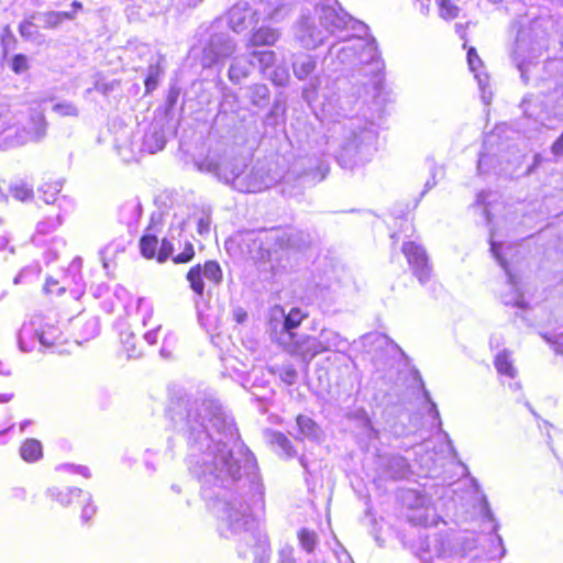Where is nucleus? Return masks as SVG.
<instances>
[{"label": "nucleus", "mask_w": 563, "mask_h": 563, "mask_svg": "<svg viewBox=\"0 0 563 563\" xmlns=\"http://www.w3.org/2000/svg\"><path fill=\"white\" fill-rule=\"evenodd\" d=\"M2 140L8 146H19L27 142H40L46 135L47 122L44 112L34 109L30 113L27 126H19L20 120L15 115H10L8 111L2 113Z\"/></svg>", "instance_id": "nucleus-6"}, {"label": "nucleus", "mask_w": 563, "mask_h": 563, "mask_svg": "<svg viewBox=\"0 0 563 563\" xmlns=\"http://www.w3.org/2000/svg\"><path fill=\"white\" fill-rule=\"evenodd\" d=\"M210 217L209 216H203L199 219L198 221V224H197V231L200 235H203L206 233L209 232L210 230Z\"/></svg>", "instance_id": "nucleus-56"}, {"label": "nucleus", "mask_w": 563, "mask_h": 563, "mask_svg": "<svg viewBox=\"0 0 563 563\" xmlns=\"http://www.w3.org/2000/svg\"><path fill=\"white\" fill-rule=\"evenodd\" d=\"M265 239L267 240V242L275 241L278 247L280 249L295 246L291 235L280 230H271L266 232Z\"/></svg>", "instance_id": "nucleus-38"}, {"label": "nucleus", "mask_w": 563, "mask_h": 563, "mask_svg": "<svg viewBox=\"0 0 563 563\" xmlns=\"http://www.w3.org/2000/svg\"><path fill=\"white\" fill-rule=\"evenodd\" d=\"M495 367L499 374L506 375L510 378H514L516 375V368L512 366L507 351H503L496 355Z\"/></svg>", "instance_id": "nucleus-37"}, {"label": "nucleus", "mask_w": 563, "mask_h": 563, "mask_svg": "<svg viewBox=\"0 0 563 563\" xmlns=\"http://www.w3.org/2000/svg\"><path fill=\"white\" fill-rule=\"evenodd\" d=\"M46 495L53 500L59 503L62 506H69L71 499L74 497H80L84 495V492L79 488H58V487H49L46 492Z\"/></svg>", "instance_id": "nucleus-24"}, {"label": "nucleus", "mask_w": 563, "mask_h": 563, "mask_svg": "<svg viewBox=\"0 0 563 563\" xmlns=\"http://www.w3.org/2000/svg\"><path fill=\"white\" fill-rule=\"evenodd\" d=\"M376 137L372 122L351 118L334 126L328 145L343 168L353 169L372 159L376 151Z\"/></svg>", "instance_id": "nucleus-2"}, {"label": "nucleus", "mask_w": 563, "mask_h": 563, "mask_svg": "<svg viewBox=\"0 0 563 563\" xmlns=\"http://www.w3.org/2000/svg\"><path fill=\"white\" fill-rule=\"evenodd\" d=\"M455 31L461 38L465 37V26L461 23L455 24Z\"/></svg>", "instance_id": "nucleus-61"}, {"label": "nucleus", "mask_w": 563, "mask_h": 563, "mask_svg": "<svg viewBox=\"0 0 563 563\" xmlns=\"http://www.w3.org/2000/svg\"><path fill=\"white\" fill-rule=\"evenodd\" d=\"M53 111L60 117H78L79 114L78 108L73 102L68 101L54 104Z\"/></svg>", "instance_id": "nucleus-46"}, {"label": "nucleus", "mask_w": 563, "mask_h": 563, "mask_svg": "<svg viewBox=\"0 0 563 563\" xmlns=\"http://www.w3.org/2000/svg\"><path fill=\"white\" fill-rule=\"evenodd\" d=\"M547 47L548 40L543 29V20L536 19L528 29L519 30L511 57L526 84L529 80L530 67Z\"/></svg>", "instance_id": "nucleus-5"}, {"label": "nucleus", "mask_w": 563, "mask_h": 563, "mask_svg": "<svg viewBox=\"0 0 563 563\" xmlns=\"http://www.w3.org/2000/svg\"><path fill=\"white\" fill-rule=\"evenodd\" d=\"M283 344L287 353L299 357L307 365L320 354L313 335L289 333Z\"/></svg>", "instance_id": "nucleus-14"}, {"label": "nucleus", "mask_w": 563, "mask_h": 563, "mask_svg": "<svg viewBox=\"0 0 563 563\" xmlns=\"http://www.w3.org/2000/svg\"><path fill=\"white\" fill-rule=\"evenodd\" d=\"M236 48V44L231 35L225 31H218V26L213 24L210 27V36L203 46L201 65L203 68L225 60Z\"/></svg>", "instance_id": "nucleus-9"}, {"label": "nucleus", "mask_w": 563, "mask_h": 563, "mask_svg": "<svg viewBox=\"0 0 563 563\" xmlns=\"http://www.w3.org/2000/svg\"><path fill=\"white\" fill-rule=\"evenodd\" d=\"M306 317L305 313L301 312L298 308H292L289 313L285 317L284 320V329L287 332V336H289V333H294L292 330L296 329L302 321V319Z\"/></svg>", "instance_id": "nucleus-40"}, {"label": "nucleus", "mask_w": 563, "mask_h": 563, "mask_svg": "<svg viewBox=\"0 0 563 563\" xmlns=\"http://www.w3.org/2000/svg\"><path fill=\"white\" fill-rule=\"evenodd\" d=\"M249 98L253 106L264 108L269 100V90L266 85L256 84L247 88Z\"/></svg>", "instance_id": "nucleus-30"}, {"label": "nucleus", "mask_w": 563, "mask_h": 563, "mask_svg": "<svg viewBox=\"0 0 563 563\" xmlns=\"http://www.w3.org/2000/svg\"><path fill=\"white\" fill-rule=\"evenodd\" d=\"M71 7H73L74 9H76V10H79V9H81V8H82V4H81L80 2H78V1H74V2L71 3Z\"/></svg>", "instance_id": "nucleus-64"}, {"label": "nucleus", "mask_w": 563, "mask_h": 563, "mask_svg": "<svg viewBox=\"0 0 563 563\" xmlns=\"http://www.w3.org/2000/svg\"><path fill=\"white\" fill-rule=\"evenodd\" d=\"M195 255L194 246L190 242H186L184 251L173 257V262L176 264L188 263Z\"/></svg>", "instance_id": "nucleus-51"}, {"label": "nucleus", "mask_w": 563, "mask_h": 563, "mask_svg": "<svg viewBox=\"0 0 563 563\" xmlns=\"http://www.w3.org/2000/svg\"><path fill=\"white\" fill-rule=\"evenodd\" d=\"M175 427L188 440L187 465L212 500L220 533L240 537L238 554L251 563H267L268 537L253 531V511L264 509V486L253 454L239 441L233 420L214 400H186L169 408Z\"/></svg>", "instance_id": "nucleus-1"}, {"label": "nucleus", "mask_w": 563, "mask_h": 563, "mask_svg": "<svg viewBox=\"0 0 563 563\" xmlns=\"http://www.w3.org/2000/svg\"><path fill=\"white\" fill-rule=\"evenodd\" d=\"M485 517H487L489 521L494 522L493 514H492L490 509H488V507H486V509H485Z\"/></svg>", "instance_id": "nucleus-62"}, {"label": "nucleus", "mask_w": 563, "mask_h": 563, "mask_svg": "<svg viewBox=\"0 0 563 563\" xmlns=\"http://www.w3.org/2000/svg\"><path fill=\"white\" fill-rule=\"evenodd\" d=\"M269 372L277 375L283 383L288 386L294 385L298 379V372L295 366L290 363L283 365H273L269 367Z\"/></svg>", "instance_id": "nucleus-31"}, {"label": "nucleus", "mask_w": 563, "mask_h": 563, "mask_svg": "<svg viewBox=\"0 0 563 563\" xmlns=\"http://www.w3.org/2000/svg\"><path fill=\"white\" fill-rule=\"evenodd\" d=\"M158 76H159V67L157 65H151L148 67V74L145 79L146 91H152L156 88Z\"/></svg>", "instance_id": "nucleus-50"}, {"label": "nucleus", "mask_w": 563, "mask_h": 563, "mask_svg": "<svg viewBox=\"0 0 563 563\" xmlns=\"http://www.w3.org/2000/svg\"><path fill=\"white\" fill-rule=\"evenodd\" d=\"M295 37L303 47L313 49L321 45L328 35L323 27L317 24L314 18L301 14L295 26Z\"/></svg>", "instance_id": "nucleus-12"}, {"label": "nucleus", "mask_w": 563, "mask_h": 563, "mask_svg": "<svg viewBox=\"0 0 563 563\" xmlns=\"http://www.w3.org/2000/svg\"><path fill=\"white\" fill-rule=\"evenodd\" d=\"M467 63L471 71L476 73L477 68L482 65V60L476 53L474 47H470L467 51ZM475 77L478 80V85L483 86V79L479 74H475Z\"/></svg>", "instance_id": "nucleus-48"}, {"label": "nucleus", "mask_w": 563, "mask_h": 563, "mask_svg": "<svg viewBox=\"0 0 563 563\" xmlns=\"http://www.w3.org/2000/svg\"><path fill=\"white\" fill-rule=\"evenodd\" d=\"M158 240L154 234L146 233L140 240V250L144 257L154 258L157 256Z\"/></svg>", "instance_id": "nucleus-36"}, {"label": "nucleus", "mask_w": 563, "mask_h": 563, "mask_svg": "<svg viewBox=\"0 0 563 563\" xmlns=\"http://www.w3.org/2000/svg\"><path fill=\"white\" fill-rule=\"evenodd\" d=\"M162 329L161 324H155L152 329L143 333V339L148 345H155L158 341V332Z\"/></svg>", "instance_id": "nucleus-53"}, {"label": "nucleus", "mask_w": 563, "mask_h": 563, "mask_svg": "<svg viewBox=\"0 0 563 563\" xmlns=\"http://www.w3.org/2000/svg\"><path fill=\"white\" fill-rule=\"evenodd\" d=\"M32 19L36 20L45 29H56L63 23V21L74 19V13L48 11L37 13L33 15Z\"/></svg>", "instance_id": "nucleus-22"}, {"label": "nucleus", "mask_w": 563, "mask_h": 563, "mask_svg": "<svg viewBox=\"0 0 563 563\" xmlns=\"http://www.w3.org/2000/svg\"><path fill=\"white\" fill-rule=\"evenodd\" d=\"M504 246L501 244H498L490 240V252L496 258V261L499 263V265L504 268L505 273L508 277V284L512 288V292L510 296H505L503 298V301L505 305H512L520 308H523V297L521 292L519 291V288L517 287V279L516 276L511 273L508 262L505 257V254L503 253Z\"/></svg>", "instance_id": "nucleus-16"}, {"label": "nucleus", "mask_w": 563, "mask_h": 563, "mask_svg": "<svg viewBox=\"0 0 563 563\" xmlns=\"http://www.w3.org/2000/svg\"><path fill=\"white\" fill-rule=\"evenodd\" d=\"M233 317L238 323H243L247 318V313L243 308L239 307L233 310Z\"/></svg>", "instance_id": "nucleus-59"}, {"label": "nucleus", "mask_w": 563, "mask_h": 563, "mask_svg": "<svg viewBox=\"0 0 563 563\" xmlns=\"http://www.w3.org/2000/svg\"><path fill=\"white\" fill-rule=\"evenodd\" d=\"M197 167L200 172L214 175L220 181L231 185L241 192H257L269 187L268 178L260 168H253L250 174H246L245 158L235 156L231 152H211L197 163Z\"/></svg>", "instance_id": "nucleus-3"}, {"label": "nucleus", "mask_w": 563, "mask_h": 563, "mask_svg": "<svg viewBox=\"0 0 563 563\" xmlns=\"http://www.w3.org/2000/svg\"><path fill=\"white\" fill-rule=\"evenodd\" d=\"M368 65L371 67L369 73L374 75V84L379 81L377 78L380 73L383 63L377 53V45L374 38L365 37V46L360 47L357 51L356 65Z\"/></svg>", "instance_id": "nucleus-19"}, {"label": "nucleus", "mask_w": 563, "mask_h": 563, "mask_svg": "<svg viewBox=\"0 0 563 563\" xmlns=\"http://www.w3.org/2000/svg\"><path fill=\"white\" fill-rule=\"evenodd\" d=\"M421 385H423V383L421 382ZM422 389H423V395L426 397V399L430 402V413L433 415V417L435 419H438V423L439 426H441V420H440V415H439V411L437 409V405L431 400L430 398V394L429 391L424 388V386H422Z\"/></svg>", "instance_id": "nucleus-57"}, {"label": "nucleus", "mask_w": 563, "mask_h": 563, "mask_svg": "<svg viewBox=\"0 0 563 563\" xmlns=\"http://www.w3.org/2000/svg\"><path fill=\"white\" fill-rule=\"evenodd\" d=\"M291 11L286 0H255V8L251 10L246 1L235 3L228 12V23L232 31H244L253 18L260 21H283Z\"/></svg>", "instance_id": "nucleus-4"}, {"label": "nucleus", "mask_w": 563, "mask_h": 563, "mask_svg": "<svg viewBox=\"0 0 563 563\" xmlns=\"http://www.w3.org/2000/svg\"><path fill=\"white\" fill-rule=\"evenodd\" d=\"M63 334L57 327L44 323L41 317H34L29 323H24L19 333V346L23 352L33 347L29 341L37 340L42 346L55 347L63 343Z\"/></svg>", "instance_id": "nucleus-8"}, {"label": "nucleus", "mask_w": 563, "mask_h": 563, "mask_svg": "<svg viewBox=\"0 0 563 563\" xmlns=\"http://www.w3.org/2000/svg\"><path fill=\"white\" fill-rule=\"evenodd\" d=\"M20 455L27 463L41 460L43 457L42 443L36 439H26L20 448Z\"/></svg>", "instance_id": "nucleus-25"}, {"label": "nucleus", "mask_w": 563, "mask_h": 563, "mask_svg": "<svg viewBox=\"0 0 563 563\" xmlns=\"http://www.w3.org/2000/svg\"><path fill=\"white\" fill-rule=\"evenodd\" d=\"M10 67L15 74H23L29 69V59L23 54H15L10 60Z\"/></svg>", "instance_id": "nucleus-49"}, {"label": "nucleus", "mask_w": 563, "mask_h": 563, "mask_svg": "<svg viewBox=\"0 0 563 563\" xmlns=\"http://www.w3.org/2000/svg\"><path fill=\"white\" fill-rule=\"evenodd\" d=\"M137 312L141 316V323L144 328L154 327L155 324L152 322L153 319V308L148 305L144 298H139L137 300Z\"/></svg>", "instance_id": "nucleus-44"}, {"label": "nucleus", "mask_w": 563, "mask_h": 563, "mask_svg": "<svg viewBox=\"0 0 563 563\" xmlns=\"http://www.w3.org/2000/svg\"><path fill=\"white\" fill-rule=\"evenodd\" d=\"M84 499L87 501L86 505L82 507L81 510V521L88 522L96 514V507L91 504V496L90 494H84Z\"/></svg>", "instance_id": "nucleus-52"}, {"label": "nucleus", "mask_w": 563, "mask_h": 563, "mask_svg": "<svg viewBox=\"0 0 563 563\" xmlns=\"http://www.w3.org/2000/svg\"><path fill=\"white\" fill-rule=\"evenodd\" d=\"M439 15L444 20H453L459 15L460 9L451 0H435Z\"/></svg>", "instance_id": "nucleus-43"}, {"label": "nucleus", "mask_w": 563, "mask_h": 563, "mask_svg": "<svg viewBox=\"0 0 563 563\" xmlns=\"http://www.w3.org/2000/svg\"><path fill=\"white\" fill-rule=\"evenodd\" d=\"M58 280H55L53 278H47L46 279V284L44 286V290L48 294H54L56 292L57 295H60L65 291V286H60V287H57L58 286Z\"/></svg>", "instance_id": "nucleus-54"}, {"label": "nucleus", "mask_w": 563, "mask_h": 563, "mask_svg": "<svg viewBox=\"0 0 563 563\" xmlns=\"http://www.w3.org/2000/svg\"><path fill=\"white\" fill-rule=\"evenodd\" d=\"M19 32L24 40L31 41L37 45L44 42V36L41 34L38 25L32 21H23L19 26Z\"/></svg>", "instance_id": "nucleus-33"}, {"label": "nucleus", "mask_w": 563, "mask_h": 563, "mask_svg": "<svg viewBox=\"0 0 563 563\" xmlns=\"http://www.w3.org/2000/svg\"><path fill=\"white\" fill-rule=\"evenodd\" d=\"M177 343V336L173 331H167L164 339H163V345L159 350V354L163 357H169L173 353L174 347Z\"/></svg>", "instance_id": "nucleus-47"}, {"label": "nucleus", "mask_w": 563, "mask_h": 563, "mask_svg": "<svg viewBox=\"0 0 563 563\" xmlns=\"http://www.w3.org/2000/svg\"><path fill=\"white\" fill-rule=\"evenodd\" d=\"M499 135L496 132L487 134L483 142V151L479 154L477 168L479 173H487L495 169V163L498 161L499 152L501 151L498 143Z\"/></svg>", "instance_id": "nucleus-17"}, {"label": "nucleus", "mask_w": 563, "mask_h": 563, "mask_svg": "<svg viewBox=\"0 0 563 563\" xmlns=\"http://www.w3.org/2000/svg\"><path fill=\"white\" fill-rule=\"evenodd\" d=\"M297 427L299 433L307 439L318 440L320 437V428L319 426L307 416H298L297 417Z\"/></svg>", "instance_id": "nucleus-29"}, {"label": "nucleus", "mask_w": 563, "mask_h": 563, "mask_svg": "<svg viewBox=\"0 0 563 563\" xmlns=\"http://www.w3.org/2000/svg\"><path fill=\"white\" fill-rule=\"evenodd\" d=\"M485 199H486V197H485L484 192L478 194V196H477L478 203H485Z\"/></svg>", "instance_id": "nucleus-63"}, {"label": "nucleus", "mask_w": 563, "mask_h": 563, "mask_svg": "<svg viewBox=\"0 0 563 563\" xmlns=\"http://www.w3.org/2000/svg\"><path fill=\"white\" fill-rule=\"evenodd\" d=\"M120 340L129 358H137L142 356V347L137 345L135 333L129 328L120 331Z\"/></svg>", "instance_id": "nucleus-27"}, {"label": "nucleus", "mask_w": 563, "mask_h": 563, "mask_svg": "<svg viewBox=\"0 0 563 563\" xmlns=\"http://www.w3.org/2000/svg\"><path fill=\"white\" fill-rule=\"evenodd\" d=\"M73 325L78 331L77 343H79V340L88 341L99 333V319L95 316L79 314L73 320Z\"/></svg>", "instance_id": "nucleus-20"}, {"label": "nucleus", "mask_w": 563, "mask_h": 563, "mask_svg": "<svg viewBox=\"0 0 563 563\" xmlns=\"http://www.w3.org/2000/svg\"><path fill=\"white\" fill-rule=\"evenodd\" d=\"M266 437L272 445L280 450V453H284L288 457L295 455L290 441L282 432L269 431Z\"/></svg>", "instance_id": "nucleus-32"}, {"label": "nucleus", "mask_w": 563, "mask_h": 563, "mask_svg": "<svg viewBox=\"0 0 563 563\" xmlns=\"http://www.w3.org/2000/svg\"><path fill=\"white\" fill-rule=\"evenodd\" d=\"M166 144V139L161 130L154 129L153 131H150L144 136L143 146L144 150L147 151L151 154H155L158 151L163 150Z\"/></svg>", "instance_id": "nucleus-28"}, {"label": "nucleus", "mask_w": 563, "mask_h": 563, "mask_svg": "<svg viewBox=\"0 0 563 563\" xmlns=\"http://www.w3.org/2000/svg\"><path fill=\"white\" fill-rule=\"evenodd\" d=\"M9 192L19 201H27L33 197V188L23 180L14 181L9 187Z\"/></svg>", "instance_id": "nucleus-34"}, {"label": "nucleus", "mask_w": 563, "mask_h": 563, "mask_svg": "<svg viewBox=\"0 0 563 563\" xmlns=\"http://www.w3.org/2000/svg\"><path fill=\"white\" fill-rule=\"evenodd\" d=\"M364 31H356L351 34L342 35L339 40L343 45L332 44L329 48V56L336 57L343 65H356L357 51L365 46Z\"/></svg>", "instance_id": "nucleus-13"}, {"label": "nucleus", "mask_w": 563, "mask_h": 563, "mask_svg": "<svg viewBox=\"0 0 563 563\" xmlns=\"http://www.w3.org/2000/svg\"><path fill=\"white\" fill-rule=\"evenodd\" d=\"M314 338L320 354L325 352L344 353L350 345L346 338L329 328L321 329Z\"/></svg>", "instance_id": "nucleus-18"}, {"label": "nucleus", "mask_w": 563, "mask_h": 563, "mask_svg": "<svg viewBox=\"0 0 563 563\" xmlns=\"http://www.w3.org/2000/svg\"><path fill=\"white\" fill-rule=\"evenodd\" d=\"M60 184L54 183V184H44L38 191L43 194V200L45 203H55L58 201V206H60V199L57 197L58 192L60 191Z\"/></svg>", "instance_id": "nucleus-41"}, {"label": "nucleus", "mask_w": 563, "mask_h": 563, "mask_svg": "<svg viewBox=\"0 0 563 563\" xmlns=\"http://www.w3.org/2000/svg\"><path fill=\"white\" fill-rule=\"evenodd\" d=\"M62 224L60 214L48 216L44 220L40 221L36 225V232L40 234H48L55 231Z\"/></svg>", "instance_id": "nucleus-42"}, {"label": "nucleus", "mask_w": 563, "mask_h": 563, "mask_svg": "<svg viewBox=\"0 0 563 563\" xmlns=\"http://www.w3.org/2000/svg\"><path fill=\"white\" fill-rule=\"evenodd\" d=\"M253 65L254 63L252 60L247 62L240 57H235L228 71L230 81L235 85L240 84L243 79L249 77Z\"/></svg>", "instance_id": "nucleus-23"}, {"label": "nucleus", "mask_w": 563, "mask_h": 563, "mask_svg": "<svg viewBox=\"0 0 563 563\" xmlns=\"http://www.w3.org/2000/svg\"><path fill=\"white\" fill-rule=\"evenodd\" d=\"M253 59H256L262 71L274 65L276 55L273 51H253L250 53Z\"/></svg>", "instance_id": "nucleus-39"}, {"label": "nucleus", "mask_w": 563, "mask_h": 563, "mask_svg": "<svg viewBox=\"0 0 563 563\" xmlns=\"http://www.w3.org/2000/svg\"><path fill=\"white\" fill-rule=\"evenodd\" d=\"M203 278L207 280L210 288L219 286L222 283V269L217 261H207L203 265L197 264L187 273V280L190 284V288L199 297H202L205 292Z\"/></svg>", "instance_id": "nucleus-10"}, {"label": "nucleus", "mask_w": 563, "mask_h": 563, "mask_svg": "<svg viewBox=\"0 0 563 563\" xmlns=\"http://www.w3.org/2000/svg\"><path fill=\"white\" fill-rule=\"evenodd\" d=\"M319 24L323 27L327 35H333L338 38L342 35L351 34L356 31L367 32V26L356 20H353L339 4L336 0H321L316 4Z\"/></svg>", "instance_id": "nucleus-7"}, {"label": "nucleus", "mask_w": 563, "mask_h": 563, "mask_svg": "<svg viewBox=\"0 0 563 563\" xmlns=\"http://www.w3.org/2000/svg\"><path fill=\"white\" fill-rule=\"evenodd\" d=\"M297 537H298L300 547L307 553H312L319 542L317 533L307 528H301L298 531Z\"/></svg>", "instance_id": "nucleus-35"}, {"label": "nucleus", "mask_w": 563, "mask_h": 563, "mask_svg": "<svg viewBox=\"0 0 563 563\" xmlns=\"http://www.w3.org/2000/svg\"><path fill=\"white\" fill-rule=\"evenodd\" d=\"M174 239H175L174 232H173V230H170L169 236L164 238L162 240V243L158 249L157 256H156L157 262L164 263L173 254L174 244H173L172 240H174Z\"/></svg>", "instance_id": "nucleus-45"}, {"label": "nucleus", "mask_w": 563, "mask_h": 563, "mask_svg": "<svg viewBox=\"0 0 563 563\" xmlns=\"http://www.w3.org/2000/svg\"><path fill=\"white\" fill-rule=\"evenodd\" d=\"M59 470H65V471H69L71 473H76V474H79L86 478L90 477V472L89 470L86 467V466H81V465H78V466H75V465H63L59 467Z\"/></svg>", "instance_id": "nucleus-55"}, {"label": "nucleus", "mask_w": 563, "mask_h": 563, "mask_svg": "<svg viewBox=\"0 0 563 563\" xmlns=\"http://www.w3.org/2000/svg\"><path fill=\"white\" fill-rule=\"evenodd\" d=\"M417 1L419 3V11L422 14H428L429 9H430L431 0H417Z\"/></svg>", "instance_id": "nucleus-60"}, {"label": "nucleus", "mask_w": 563, "mask_h": 563, "mask_svg": "<svg viewBox=\"0 0 563 563\" xmlns=\"http://www.w3.org/2000/svg\"><path fill=\"white\" fill-rule=\"evenodd\" d=\"M317 67L316 59L310 55H300L292 63L295 76L299 80L309 79L308 85L302 90V98L311 103L316 100L318 88L322 82V78L318 75L311 77Z\"/></svg>", "instance_id": "nucleus-11"}, {"label": "nucleus", "mask_w": 563, "mask_h": 563, "mask_svg": "<svg viewBox=\"0 0 563 563\" xmlns=\"http://www.w3.org/2000/svg\"><path fill=\"white\" fill-rule=\"evenodd\" d=\"M388 475L394 479L404 478L408 473V462L400 455H391L387 457L385 464Z\"/></svg>", "instance_id": "nucleus-26"}, {"label": "nucleus", "mask_w": 563, "mask_h": 563, "mask_svg": "<svg viewBox=\"0 0 563 563\" xmlns=\"http://www.w3.org/2000/svg\"><path fill=\"white\" fill-rule=\"evenodd\" d=\"M279 37L280 33L277 29L260 27L252 34L247 47L272 46Z\"/></svg>", "instance_id": "nucleus-21"}, {"label": "nucleus", "mask_w": 563, "mask_h": 563, "mask_svg": "<svg viewBox=\"0 0 563 563\" xmlns=\"http://www.w3.org/2000/svg\"><path fill=\"white\" fill-rule=\"evenodd\" d=\"M551 153L556 157L563 156V132L552 144Z\"/></svg>", "instance_id": "nucleus-58"}, {"label": "nucleus", "mask_w": 563, "mask_h": 563, "mask_svg": "<svg viewBox=\"0 0 563 563\" xmlns=\"http://www.w3.org/2000/svg\"><path fill=\"white\" fill-rule=\"evenodd\" d=\"M401 250L413 275L420 284H426L431 277V266L429 265L426 250L416 242L404 243Z\"/></svg>", "instance_id": "nucleus-15"}]
</instances>
